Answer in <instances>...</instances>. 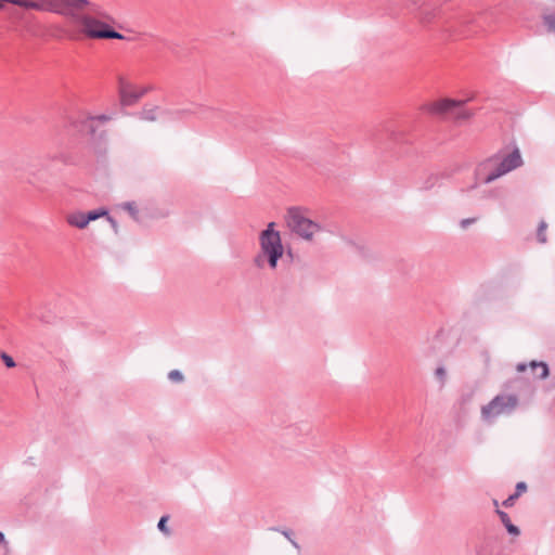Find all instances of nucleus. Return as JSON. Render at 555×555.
<instances>
[{"mask_svg": "<svg viewBox=\"0 0 555 555\" xmlns=\"http://www.w3.org/2000/svg\"><path fill=\"white\" fill-rule=\"evenodd\" d=\"M48 12L62 15L78 25L77 29L67 31L66 37L70 40L128 39L111 26L114 18L89 0H51Z\"/></svg>", "mask_w": 555, "mask_h": 555, "instance_id": "obj_1", "label": "nucleus"}, {"mask_svg": "<svg viewBox=\"0 0 555 555\" xmlns=\"http://www.w3.org/2000/svg\"><path fill=\"white\" fill-rule=\"evenodd\" d=\"M521 165L522 157L517 147L508 153L499 151L479 165L477 176L483 183L489 184Z\"/></svg>", "mask_w": 555, "mask_h": 555, "instance_id": "obj_2", "label": "nucleus"}, {"mask_svg": "<svg viewBox=\"0 0 555 555\" xmlns=\"http://www.w3.org/2000/svg\"><path fill=\"white\" fill-rule=\"evenodd\" d=\"M274 222H270L267 229L259 234L260 249L254 257V264L258 269H264L267 266L275 270L279 260L282 258L284 247L279 231L274 230Z\"/></svg>", "mask_w": 555, "mask_h": 555, "instance_id": "obj_3", "label": "nucleus"}, {"mask_svg": "<svg viewBox=\"0 0 555 555\" xmlns=\"http://www.w3.org/2000/svg\"><path fill=\"white\" fill-rule=\"evenodd\" d=\"M286 223L294 233L308 241L321 229L318 223L307 218L298 207H291L287 210Z\"/></svg>", "mask_w": 555, "mask_h": 555, "instance_id": "obj_4", "label": "nucleus"}, {"mask_svg": "<svg viewBox=\"0 0 555 555\" xmlns=\"http://www.w3.org/2000/svg\"><path fill=\"white\" fill-rule=\"evenodd\" d=\"M517 405L516 395H498L481 408V417L485 422H492L500 415L511 414Z\"/></svg>", "mask_w": 555, "mask_h": 555, "instance_id": "obj_5", "label": "nucleus"}, {"mask_svg": "<svg viewBox=\"0 0 555 555\" xmlns=\"http://www.w3.org/2000/svg\"><path fill=\"white\" fill-rule=\"evenodd\" d=\"M464 103V101L444 99L433 103L429 111L436 115H450L455 120L463 121L473 116V112L463 107Z\"/></svg>", "mask_w": 555, "mask_h": 555, "instance_id": "obj_6", "label": "nucleus"}, {"mask_svg": "<svg viewBox=\"0 0 555 555\" xmlns=\"http://www.w3.org/2000/svg\"><path fill=\"white\" fill-rule=\"evenodd\" d=\"M149 90L150 88H142L138 90L126 78H118V93L120 98V103L124 106H131L135 104Z\"/></svg>", "mask_w": 555, "mask_h": 555, "instance_id": "obj_7", "label": "nucleus"}, {"mask_svg": "<svg viewBox=\"0 0 555 555\" xmlns=\"http://www.w3.org/2000/svg\"><path fill=\"white\" fill-rule=\"evenodd\" d=\"M51 0H0V10L5 3H11L26 10L48 12Z\"/></svg>", "mask_w": 555, "mask_h": 555, "instance_id": "obj_8", "label": "nucleus"}, {"mask_svg": "<svg viewBox=\"0 0 555 555\" xmlns=\"http://www.w3.org/2000/svg\"><path fill=\"white\" fill-rule=\"evenodd\" d=\"M530 369V374L535 379H545L548 376V366L544 362L531 361L528 365L525 363L517 364L518 372H525Z\"/></svg>", "mask_w": 555, "mask_h": 555, "instance_id": "obj_9", "label": "nucleus"}, {"mask_svg": "<svg viewBox=\"0 0 555 555\" xmlns=\"http://www.w3.org/2000/svg\"><path fill=\"white\" fill-rule=\"evenodd\" d=\"M66 221L69 225L78 229H85L89 224L86 218V212L83 211H74L69 214Z\"/></svg>", "mask_w": 555, "mask_h": 555, "instance_id": "obj_10", "label": "nucleus"}, {"mask_svg": "<svg viewBox=\"0 0 555 555\" xmlns=\"http://www.w3.org/2000/svg\"><path fill=\"white\" fill-rule=\"evenodd\" d=\"M496 514L509 534L515 537H518L520 534V529L514 524H512L511 518L506 512L496 509Z\"/></svg>", "mask_w": 555, "mask_h": 555, "instance_id": "obj_11", "label": "nucleus"}, {"mask_svg": "<svg viewBox=\"0 0 555 555\" xmlns=\"http://www.w3.org/2000/svg\"><path fill=\"white\" fill-rule=\"evenodd\" d=\"M112 119H113V116L112 115H106V114H101V115H96V116H89L85 120V127L88 128L91 133H93L95 131V129L93 128V126L90 122H92L94 120H98L100 122H106V121H109Z\"/></svg>", "mask_w": 555, "mask_h": 555, "instance_id": "obj_12", "label": "nucleus"}, {"mask_svg": "<svg viewBox=\"0 0 555 555\" xmlns=\"http://www.w3.org/2000/svg\"><path fill=\"white\" fill-rule=\"evenodd\" d=\"M436 9H431L429 7H425L420 11L418 17L423 24L430 23L436 16Z\"/></svg>", "mask_w": 555, "mask_h": 555, "instance_id": "obj_13", "label": "nucleus"}, {"mask_svg": "<svg viewBox=\"0 0 555 555\" xmlns=\"http://www.w3.org/2000/svg\"><path fill=\"white\" fill-rule=\"evenodd\" d=\"M158 107L144 108L140 113V118L147 121H154L157 119Z\"/></svg>", "mask_w": 555, "mask_h": 555, "instance_id": "obj_14", "label": "nucleus"}, {"mask_svg": "<svg viewBox=\"0 0 555 555\" xmlns=\"http://www.w3.org/2000/svg\"><path fill=\"white\" fill-rule=\"evenodd\" d=\"M107 215L108 211L105 208H100L86 212V218L88 220V223H90L91 221H94L101 217H106Z\"/></svg>", "mask_w": 555, "mask_h": 555, "instance_id": "obj_15", "label": "nucleus"}, {"mask_svg": "<svg viewBox=\"0 0 555 555\" xmlns=\"http://www.w3.org/2000/svg\"><path fill=\"white\" fill-rule=\"evenodd\" d=\"M439 177L437 175H430L423 181L420 189L425 191L431 190L437 185Z\"/></svg>", "mask_w": 555, "mask_h": 555, "instance_id": "obj_16", "label": "nucleus"}, {"mask_svg": "<svg viewBox=\"0 0 555 555\" xmlns=\"http://www.w3.org/2000/svg\"><path fill=\"white\" fill-rule=\"evenodd\" d=\"M476 555H492V548L489 541H482L476 546Z\"/></svg>", "mask_w": 555, "mask_h": 555, "instance_id": "obj_17", "label": "nucleus"}, {"mask_svg": "<svg viewBox=\"0 0 555 555\" xmlns=\"http://www.w3.org/2000/svg\"><path fill=\"white\" fill-rule=\"evenodd\" d=\"M544 25L550 31L555 33V11L543 16Z\"/></svg>", "mask_w": 555, "mask_h": 555, "instance_id": "obj_18", "label": "nucleus"}, {"mask_svg": "<svg viewBox=\"0 0 555 555\" xmlns=\"http://www.w3.org/2000/svg\"><path fill=\"white\" fill-rule=\"evenodd\" d=\"M546 227H547L546 222L541 221L539 224L538 231H537V238L542 244L546 243V235H545Z\"/></svg>", "mask_w": 555, "mask_h": 555, "instance_id": "obj_19", "label": "nucleus"}, {"mask_svg": "<svg viewBox=\"0 0 555 555\" xmlns=\"http://www.w3.org/2000/svg\"><path fill=\"white\" fill-rule=\"evenodd\" d=\"M435 376L439 380L441 387L444 386L446 380H447V371H446L444 366H438L435 370Z\"/></svg>", "mask_w": 555, "mask_h": 555, "instance_id": "obj_20", "label": "nucleus"}, {"mask_svg": "<svg viewBox=\"0 0 555 555\" xmlns=\"http://www.w3.org/2000/svg\"><path fill=\"white\" fill-rule=\"evenodd\" d=\"M168 378L171 380V382H175V383H181L183 380V375L180 371L178 370H172L169 372L168 374Z\"/></svg>", "mask_w": 555, "mask_h": 555, "instance_id": "obj_21", "label": "nucleus"}, {"mask_svg": "<svg viewBox=\"0 0 555 555\" xmlns=\"http://www.w3.org/2000/svg\"><path fill=\"white\" fill-rule=\"evenodd\" d=\"M167 521H168V516L160 517V519L158 521V525H157V528L159 529V531H162V532H164L165 534L168 535L170 533V531L167 528Z\"/></svg>", "mask_w": 555, "mask_h": 555, "instance_id": "obj_22", "label": "nucleus"}, {"mask_svg": "<svg viewBox=\"0 0 555 555\" xmlns=\"http://www.w3.org/2000/svg\"><path fill=\"white\" fill-rule=\"evenodd\" d=\"M1 359H2V361H3V363L5 364L7 367L11 369V367H14L16 365L14 359L11 356H9L8 353H5V352L1 353Z\"/></svg>", "mask_w": 555, "mask_h": 555, "instance_id": "obj_23", "label": "nucleus"}, {"mask_svg": "<svg viewBox=\"0 0 555 555\" xmlns=\"http://www.w3.org/2000/svg\"><path fill=\"white\" fill-rule=\"evenodd\" d=\"M281 533L291 542V544L295 548L300 550L299 544L292 538V531L291 530H281Z\"/></svg>", "mask_w": 555, "mask_h": 555, "instance_id": "obj_24", "label": "nucleus"}, {"mask_svg": "<svg viewBox=\"0 0 555 555\" xmlns=\"http://www.w3.org/2000/svg\"><path fill=\"white\" fill-rule=\"evenodd\" d=\"M124 208L127 209L134 219H137L138 209H137L134 203H126L124 205Z\"/></svg>", "mask_w": 555, "mask_h": 555, "instance_id": "obj_25", "label": "nucleus"}, {"mask_svg": "<svg viewBox=\"0 0 555 555\" xmlns=\"http://www.w3.org/2000/svg\"><path fill=\"white\" fill-rule=\"evenodd\" d=\"M527 490V485L526 482L524 481H520L516 485V488H515V492L514 494H517V496L519 498L524 492H526Z\"/></svg>", "mask_w": 555, "mask_h": 555, "instance_id": "obj_26", "label": "nucleus"}, {"mask_svg": "<svg viewBox=\"0 0 555 555\" xmlns=\"http://www.w3.org/2000/svg\"><path fill=\"white\" fill-rule=\"evenodd\" d=\"M518 499L517 494H511L507 499L503 501L504 507H512L515 504V501Z\"/></svg>", "mask_w": 555, "mask_h": 555, "instance_id": "obj_27", "label": "nucleus"}, {"mask_svg": "<svg viewBox=\"0 0 555 555\" xmlns=\"http://www.w3.org/2000/svg\"><path fill=\"white\" fill-rule=\"evenodd\" d=\"M476 218H466V219H462L460 224H461V228L462 229H466L468 225L473 224L476 222Z\"/></svg>", "mask_w": 555, "mask_h": 555, "instance_id": "obj_28", "label": "nucleus"}, {"mask_svg": "<svg viewBox=\"0 0 555 555\" xmlns=\"http://www.w3.org/2000/svg\"><path fill=\"white\" fill-rule=\"evenodd\" d=\"M106 218H107V221L111 223L114 232L117 234L118 233V224H117L116 220L114 218H112L109 215H107Z\"/></svg>", "mask_w": 555, "mask_h": 555, "instance_id": "obj_29", "label": "nucleus"}, {"mask_svg": "<svg viewBox=\"0 0 555 555\" xmlns=\"http://www.w3.org/2000/svg\"><path fill=\"white\" fill-rule=\"evenodd\" d=\"M0 543L1 544L5 543V537L1 531H0Z\"/></svg>", "mask_w": 555, "mask_h": 555, "instance_id": "obj_30", "label": "nucleus"}, {"mask_svg": "<svg viewBox=\"0 0 555 555\" xmlns=\"http://www.w3.org/2000/svg\"><path fill=\"white\" fill-rule=\"evenodd\" d=\"M184 113H189V114H191V113H193V112H192V111H189V109H188V111H186V109H185V111H177V114H184Z\"/></svg>", "mask_w": 555, "mask_h": 555, "instance_id": "obj_31", "label": "nucleus"}, {"mask_svg": "<svg viewBox=\"0 0 555 555\" xmlns=\"http://www.w3.org/2000/svg\"><path fill=\"white\" fill-rule=\"evenodd\" d=\"M413 4H418L420 0H411Z\"/></svg>", "mask_w": 555, "mask_h": 555, "instance_id": "obj_32", "label": "nucleus"}]
</instances>
